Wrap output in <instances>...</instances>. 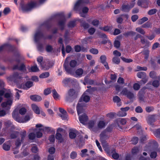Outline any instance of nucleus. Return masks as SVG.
I'll return each mask as SVG.
<instances>
[{
    "instance_id": "obj_31",
    "label": "nucleus",
    "mask_w": 160,
    "mask_h": 160,
    "mask_svg": "<svg viewBox=\"0 0 160 160\" xmlns=\"http://www.w3.org/2000/svg\"><path fill=\"white\" fill-rule=\"evenodd\" d=\"M33 83L32 82L30 81H28L26 82L25 84V87H24V89H28L32 86Z\"/></svg>"
},
{
    "instance_id": "obj_49",
    "label": "nucleus",
    "mask_w": 160,
    "mask_h": 160,
    "mask_svg": "<svg viewBox=\"0 0 160 160\" xmlns=\"http://www.w3.org/2000/svg\"><path fill=\"white\" fill-rule=\"evenodd\" d=\"M122 16V15H121L117 18L116 21L118 23H121L123 21Z\"/></svg>"
},
{
    "instance_id": "obj_1",
    "label": "nucleus",
    "mask_w": 160,
    "mask_h": 160,
    "mask_svg": "<svg viewBox=\"0 0 160 160\" xmlns=\"http://www.w3.org/2000/svg\"><path fill=\"white\" fill-rule=\"evenodd\" d=\"M88 0H78L75 4L74 8V10L78 11L80 14V16L83 17L86 16V14L88 11V8L86 7L82 8L84 3H88Z\"/></svg>"
},
{
    "instance_id": "obj_9",
    "label": "nucleus",
    "mask_w": 160,
    "mask_h": 160,
    "mask_svg": "<svg viewBox=\"0 0 160 160\" xmlns=\"http://www.w3.org/2000/svg\"><path fill=\"white\" fill-rule=\"evenodd\" d=\"M36 127L37 128H41L39 129V130L41 131H42L44 132H49L55 131V130L53 129L50 127H43V125L41 124H38L36 125Z\"/></svg>"
},
{
    "instance_id": "obj_40",
    "label": "nucleus",
    "mask_w": 160,
    "mask_h": 160,
    "mask_svg": "<svg viewBox=\"0 0 160 160\" xmlns=\"http://www.w3.org/2000/svg\"><path fill=\"white\" fill-rule=\"evenodd\" d=\"M139 152V150L138 147H135L132 149V153L133 155H135L138 153Z\"/></svg>"
},
{
    "instance_id": "obj_16",
    "label": "nucleus",
    "mask_w": 160,
    "mask_h": 160,
    "mask_svg": "<svg viewBox=\"0 0 160 160\" xmlns=\"http://www.w3.org/2000/svg\"><path fill=\"white\" fill-rule=\"evenodd\" d=\"M90 93V90L88 89L82 95V98L83 99V101L86 102H88L90 100V97L89 96L86 95L87 93Z\"/></svg>"
},
{
    "instance_id": "obj_62",
    "label": "nucleus",
    "mask_w": 160,
    "mask_h": 160,
    "mask_svg": "<svg viewBox=\"0 0 160 160\" xmlns=\"http://www.w3.org/2000/svg\"><path fill=\"white\" fill-rule=\"evenodd\" d=\"M10 12V9L8 8H4L3 11V12L4 15H6L9 13Z\"/></svg>"
},
{
    "instance_id": "obj_21",
    "label": "nucleus",
    "mask_w": 160,
    "mask_h": 160,
    "mask_svg": "<svg viewBox=\"0 0 160 160\" xmlns=\"http://www.w3.org/2000/svg\"><path fill=\"white\" fill-rule=\"evenodd\" d=\"M52 94L53 97L55 100H57L60 99V95L57 93L56 90L54 89L52 90Z\"/></svg>"
},
{
    "instance_id": "obj_29",
    "label": "nucleus",
    "mask_w": 160,
    "mask_h": 160,
    "mask_svg": "<svg viewBox=\"0 0 160 160\" xmlns=\"http://www.w3.org/2000/svg\"><path fill=\"white\" fill-rule=\"evenodd\" d=\"M77 131H71L69 133V136L71 139L74 138L76 136Z\"/></svg>"
},
{
    "instance_id": "obj_59",
    "label": "nucleus",
    "mask_w": 160,
    "mask_h": 160,
    "mask_svg": "<svg viewBox=\"0 0 160 160\" xmlns=\"http://www.w3.org/2000/svg\"><path fill=\"white\" fill-rule=\"evenodd\" d=\"M154 134L157 137H160V129H158L155 131Z\"/></svg>"
},
{
    "instance_id": "obj_39",
    "label": "nucleus",
    "mask_w": 160,
    "mask_h": 160,
    "mask_svg": "<svg viewBox=\"0 0 160 160\" xmlns=\"http://www.w3.org/2000/svg\"><path fill=\"white\" fill-rule=\"evenodd\" d=\"M76 25V21L73 20L69 22L68 24V27L70 28L74 27Z\"/></svg>"
},
{
    "instance_id": "obj_37",
    "label": "nucleus",
    "mask_w": 160,
    "mask_h": 160,
    "mask_svg": "<svg viewBox=\"0 0 160 160\" xmlns=\"http://www.w3.org/2000/svg\"><path fill=\"white\" fill-rule=\"evenodd\" d=\"M157 11V10L156 9H152L149 10L148 11V13L149 15H151L156 13Z\"/></svg>"
},
{
    "instance_id": "obj_58",
    "label": "nucleus",
    "mask_w": 160,
    "mask_h": 160,
    "mask_svg": "<svg viewBox=\"0 0 160 160\" xmlns=\"http://www.w3.org/2000/svg\"><path fill=\"white\" fill-rule=\"evenodd\" d=\"M35 134L33 132L30 133L28 135L29 138L31 140H33L35 139Z\"/></svg>"
},
{
    "instance_id": "obj_3",
    "label": "nucleus",
    "mask_w": 160,
    "mask_h": 160,
    "mask_svg": "<svg viewBox=\"0 0 160 160\" xmlns=\"http://www.w3.org/2000/svg\"><path fill=\"white\" fill-rule=\"evenodd\" d=\"M13 118L17 122L21 123H25L29 121L32 118L31 114H27L24 118H20L18 114L17 111L15 109L12 113Z\"/></svg>"
},
{
    "instance_id": "obj_53",
    "label": "nucleus",
    "mask_w": 160,
    "mask_h": 160,
    "mask_svg": "<svg viewBox=\"0 0 160 160\" xmlns=\"http://www.w3.org/2000/svg\"><path fill=\"white\" fill-rule=\"evenodd\" d=\"M51 92V90L50 88H47L45 89L44 91V94L46 95L49 94Z\"/></svg>"
},
{
    "instance_id": "obj_56",
    "label": "nucleus",
    "mask_w": 160,
    "mask_h": 160,
    "mask_svg": "<svg viewBox=\"0 0 160 160\" xmlns=\"http://www.w3.org/2000/svg\"><path fill=\"white\" fill-rule=\"evenodd\" d=\"M129 91L126 88H124L122 91L121 93L123 95L126 96Z\"/></svg>"
},
{
    "instance_id": "obj_51",
    "label": "nucleus",
    "mask_w": 160,
    "mask_h": 160,
    "mask_svg": "<svg viewBox=\"0 0 160 160\" xmlns=\"http://www.w3.org/2000/svg\"><path fill=\"white\" fill-rule=\"evenodd\" d=\"M87 149H84L81 150V153L80 154L81 156L82 157H85L86 156V153L87 152Z\"/></svg>"
},
{
    "instance_id": "obj_7",
    "label": "nucleus",
    "mask_w": 160,
    "mask_h": 160,
    "mask_svg": "<svg viewBox=\"0 0 160 160\" xmlns=\"http://www.w3.org/2000/svg\"><path fill=\"white\" fill-rule=\"evenodd\" d=\"M76 97L75 91L73 89H70L66 96L65 100L66 101L70 102Z\"/></svg>"
},
{
    "instance_id": "obj_33",
    "label": "nucleus",
    "mask_w": 160,
    "mask_h": 160,
    "mask_svg": "<svg viewBox=\"0 0 160 160\" xmlns=\"http://www.w3.org/2000/svg\"><path fill=\"white\" fill-rule=\"evenodd\" d=\"M49 73L48 72H45L42 73L39 76V78H46L49 77Z\"/></svg>"
},
{
    "instance_id": "obj_36",
    "label": "nucleus",
    "mask_w": 160,
    "mask_h": 160,
    "mask_svg": "<svg viewBox=\"0 0 160 160\" xmlns=\"http://www.w3.org/2000/svg\"><path fill=\"white\" fill-rule=\"evenodd\" d=\"M70 67L72 68H74L77 65V62L75 60H71L69 63Z\"/></svg>"
},
{
    "instance_id": "obj_17",
    "label": "nucleus",
    "mask_w": 160,
    "mask_h": 160,
    "mask_svg": "<svg viewBox=\"0 0 160 160\" xmlns=\"http://www.w3.org/2000/svg\"><path fill=\"white\" fill-rule=\"evenodd\" d=\"M60 17L63 19L61 20L59 22V25L61 27L62 29H63L64 27V25L65 23V16L63 14L59 15Z\"/></svg>"
},
{
    "instance_id": "obj_5",
    "label": "nucleus",
    "mask_w": 160,
    "mask_h": 160,
    "mask_svg": "<svg viewBox=\"0 0 160 160\" xmlns=\"http://www.w3.org/2000/svg\"><path fill=\"white\" fill-rule=\"evenodd\" d=\"M11 92L6 93L4 94V97L6 98H11ZM13 99L10 98V99H8L6 102L2 103L1 104L2 108H5L7 109H9L12 102Z\"/></svg>"
},
{
    "instance_id": "obj_24",
    "label": "nucleus",
    "mask_w": 160,
    "mask_h": 160,
    "mask_svg": "<svg viewBox=\"0 0 160 160\" xmlns=\"http://www.w3.org/2000/svg\"><path fill=\"white\" fill-rule=\"evenodd\" d=\"M27 68L28 69L29 72H36L39 70V69L36 65L32 67L31 68L29 67Z\"/></svg>"
},
{
    "instance_id": "obj_28",
    "label": "nucleus",
    "mask_w": 160,
    "mask_h": 160,
    "mask_svg": "<svg viewBox=\"0 0 160 160\" xmlns=\"http://www.w3.org/2000/svg\"><path fill=\"white\" fill-rule=\"evenodd\" d=\"M106 125V123L102 121H100L99 122L98 124V127L99 128H102L105 127Z\"/></svg>"
},
{
    "instance_id": "obj_26",
    "label": "nucleus",
    "mask_w": 160,
    "mask_h": 160,
    "mask_svg": "<svg viewBox=\"0 0 160 160\" xmlns=\"http://www.w3.org/2000/svg\"><path fill=\"white\" fill-rule=\"evenodd\" d=\"M134 5L132 7H130V6L128 5H122V11L124 12L128 11L131 8H132Z\"/></svg>"
},
{
    "instance_id": "obj_57",
    "label": "nucleus",
    "mask_w": 160,
    "mask_h": 160,
    "mask_svg": "<svg viewBox=\"0 0 160 160\" xmlns=\"http://www.w3.org/2000/svg\"><path fill=\"white\" fill-rule=\"evenodd\" d=\"M136 30L142 34H145V32L144 31L140 28H137L136 29Z\"/></svg>"
},
{
    "instance_id": "obj_8",
    "label": "nucleus",
    "mask_w": 160,
    "mask_h": 160,
    "mask_svg": "<svg viewBox=\"0 0 160 160\" xmlns=\"http://www.w3.org/2000/svg\"><path fill=\"white\" fill-rule=\"evenodd\" d=\"M22 77V75L21 74H18L17 72H15L8 77L7 79L9 81L16 82L20 80Z\"/></svg>"
},
{
    "instance_id": "obj_45",
    "label": "nucleus",
    "mask_w": 160,
    "mask_h": 160,
    "mask_svg": "<svg viewBox=\"0 0 160 160\" xmlns=\"http://www.w3.org/2000/svg\"><path fill=\"white\" fill-rule=\"evenodd\" d=\"M71 81V79L69 78H66L62 81V83L64 85L66 86L67 84Z\"/></svg>"
},
{
    "instance_id": "obj_15",
    "label": "nucleus",
    "mask_w": 160,
    "mask_h": 160,
    "mask_svg": "<svg viewBox=\"0 0 160 160\" xmlns=\"http://www.w3.org/2000/svg\"><path fill=\"white\" fill-rule=\"evenodd\" d=\"M42 33L40 31H37L34 35V40L35 42H38L42 38Z\"/></svg>"
},
{
    "instance_id": "obj_6",
    "label": "nucleus",
    "mask_w": 160,
    "mask_h": 160,
    "mask_svg": "<svg viewBox=\"0 0 160 160\" xmlns=\"http://www.w3.org/2000/svg\"><path fill=\"white\" fill-rule=\"evenodd\" d=\"M105 151L109 155H112V157L114 159H117L119 158L118 154L116 152L115 149L113 148H105Z\"/></svg>"
},
{
    "instance_id": "obj_52",
    "label": "nucleus",
    "mask_w": 160,
    "mask_h": 160,
    "mask_svg": "<svg viewBox=\"0 0 160 160\" xmlns=\"http://www.w3.org/2000/svg\"><path fill=\"white\" fill-rule=\"evenodd\" d=\"M46 50L48 52H51L53 50V48L51 45H48L46 47Z\"/></svg>"
},
{
    "instance_id": "obj_41",
    "label": "nucleus",
    "mask_w": 160,
    "mask_h": 160,
    "mask_svg": "<svg viewBox=\"0 0 160 160\" xmlns=\"http://www.w3.org/2000/svg\"><path fill=\"white\" fill-rule=\"evenodd\" d=\"M81 26L85 29H86L89 27V25L85 22L82 21L81 22Z\"/></svg>"
},
{
    "instance_id": "obj_13",
    "label": "nucleus",
    "mask_w": 160,
    "mask_h": 160,
    "mask_svg": "<svg viewBox=\"0 0 160 160\" xmlns=\"http://www.w3.org/2000/svg\"><path fill=\"white\" fill-rule=\"evenodd\" d=\"M88 120V117L85 114L79 116V120L80 122L83 124H85Z\"/></svg>"
},
{
    "instance_id": "obj_11",
    "label": "nucleus",
    "mask_w": 160,
    "mask_h": 160,
    "mask_svg": "<svg viewBox=\"0 0 160 160\" xmlns=\"http://www.w3.org/2000/svg\"><path fill=\"white\" fill-rule=\"evenodd\" d=\"M13 70L18 69L25 72H26V69L25 65L23 64H21L20 67H19V64L14 65L12 68Z\"/></svg>"
},
{
    "instance_id": "obj_46",
    "label": "nucleus",
    "mask_w": 160,
    "mask_h": 160,
    "mask_svg": "<svg viewBox=\"0 0 160 160\" xmlns=\"http://www.w3.org/2000/svg\"><path fill=\"white\" fill-rule=\"evenodd\" d=\"M137 71H146L147 69V68L146 67H141L139 66H138L137 67Z\"/></svg>"
},
{
    "instance_id": "obj_50",
    "label": "nucleus",
    "mask_w": 160,
    "mask_h": 160,
    "mask_svg": "<svg viewBox=\"0 0 160 160\" xmlns=\"http://www.w3.org/2000/svg\"><path fill=\"white\" fill-rule=\"evenodd\" d=\"M27 110L26 109L24 108H21L19 111V112L21 115H24L26 112Z\"/></svg>"
},
{
    "instance_id": "obj_25",
    "label": "nucleus",
    "mask_w": 160,
    "mask_h": 160,
    "mask_svg": "<svg viewBox=\"0 0 160 160\" xmlns=\"http://www.w3.org/2000/svg\"><path fill=\"white\" fill-rule=\"evenodd\" d=\"M83 73V70L81 68H79L75 72V76L76 77H81Z\"/></svg>"
},
{
    "instance_id": "obj_64",
    "label": "nucleus",
    "mask_w": 160,
    "mask_h": 160,
    "mask_svg": "<svg viewBox=\"0 0 160 160\" xmlns=\"http://www.w3.org/2000/svg\"><path fill=\"white\" fill-rule=\"evenodd\" d=\"M120 45V42L118 40H115L114 42V46L117 48H119Z\"/></svg>"
},
{
    "instance_id": "obj_22",
    "label": "nucleus",
    "mask_w": 160,
    "mask_h": 160,
    "mask_svg": "<svg viewBox=\"0 0 160 160\" xmlns=\"http://www.w3.org/2000/svg\"><path fill=\"white\" fill-rule=\"evenodd\" d=\"M113 100L114 102L117 103V105L118 106H121V99L118 96H116L113 97Z\"/></svg>"
},
{
    "instance_id": "obj_2",
    "label": "nucleus",
    "mask_w": 160,
    "mask_h": 160,
    "mask_svg": "<svg viewBox=\"0 0 160 160\" xmlns=\"http://www.w3.org/2000/svg\"><path fill=\"white\" fill-rule=\"evenodd\" d=\"M46 0H40L39 2L32 1L27 5H21L22 10L24 12L31 11L32 9L37 7L39 5L43 4Z\"/></svg>"
},
{
    "instance_id": "obj_54",
    "label": "nucleus",
    "mask_w": 160,
    "mask_h": 160,
    "mask_svg": "<svg viewBox=\"0 0 160 160\" xmlns=\"http://www.w3.org/2000/svg\"><path fill=\"white\" fill-rule=\"evenodd\" d=\"M140 88V86L139 84L138 83H135L133 84V89L135 90H138Z\"/></svg>"
},
{
    "instance_id": "obj_44",
    "label": "nucleus",
    "mask_w": 160,
    "mask_h": 160,
    "mask_svg": "<svg viewBox=\"0 0 160 160\" xmlns=\"http://www.w3.org/2000/svg\"><path fill=\"white\" fill-rule=\"evenodd\" d=\"M59 116L62 118V119L65 120L68 118V115L67 112L63 113L60 114Z\"/></svg>"
},
{
    "instance_id": "obj_48",
    "label": "nucleus",
    "mask_w": 160,
    "mask_h": 160,
    "mask_svg": "<svg viewBox=\"0 0 160 160\" xmlns=\"http://www.w3.org/2000/svg\"><path fill=\"white\" fill-rule=\"evenodd\" d=\"M126 96L129 99H131L133 98L134 95L132 92L129 91Z\"/></svg>"
},
{
    "instance_id": "obj_43",
    "label": "nucleus",
    "mask_w": 160,
    "mask_h": 160,
    "mask_svg": "<svg viewBox=\"0 0 160 160\" xmlns=\"http://www.w3.org/2000/svg\"><path fill=\"white\" fill-rule=\"evenodd\" d=\"M26 131L25 130L21 132V141L22 142V141L24 140L25 138L26 137Z\"/></svg>"
},
{
    "instance_id": "obj_18",
    "label": "nucleus",
    "mask_w": 160,
    "mask_h": 160,
    "mask_svg": "<svg viewBox=\"0 0 160 160\" xmlns=\"http://www.w3.org/2000/svg\"><path fill=\"white\" fill-rule=\"evenodd\" d=\"M32 108L34 112L37 114H39L40 113V110L39 107L36 104H32Z\"/></svg>"
},
{
    "instance_id": "obj_12",
    "label": "nucleus",
    "mask_w": 160,
    "mask_h": 160,
    "mask_svg": "<svg viewBox=\"0 0 160 160\" xmlns=\"http://www.w3.org/2000/svg\"><path fill=\"white\" fill-rule=\"evenodd\" d=\"M106 57L104 55H101L100 57L101 62L102 63L107 69H109V67L108 63L106 62Z\"/></svg>"
},
{
    "instance_id": "obj_30",
    "label": "nucleus",
    "mask_w": 160,
    "mask_h": 160,
    "mask_svg": "<svg viewBox=\"0 0 160 160\" xmlns=\"http://www.w3.org/2000/svg\"><path fill=\"white\" fill-rule=\"evenodd\" d=\"M141 42L144 45V46L148 47L149 45V42L145 40L144 38H142L141 39Z\"/></svg>"
},
{
    "instance_id": "obj_63",
    "label": "nucleus",
    "mask_w": 160,
    "mask_h": 160,
    "mask_svg": "<svg viewBox=\"0 0 160 160\" xmlns=\"http://www.w3.org/2000/svg\"><path fill=\"white\" fill-rule=\"evenodd\" d=\"M3 148L5 150L8 151L10 149V146L9 145L4 143L3 145Z\"/></svg>"
},
{
    "instance_id": "obj_4",
    "label": "nucleus",
    "mask_w": 160,
    "mask_h": 160,
    "mask_svg": "<svg viewBox=\"0 0 160 160\" xmlns=\"http://www.w3.org/2000/svg\"><path fill=\"white\" fill-rule=\"evenodd\" d=\"M100 141L104 150L105 148H109V147H108V144L106 143V140L109 138L110 137L108 135V133L106 132L105 131H103L100 134Z\"/></svg>"
},
{
    "instance_id": "obj_35",
    "label": "nucleus",
    "mask_w": 160,
    "mask_h": 160,
    "mask_svg": "<svg viewBox=\"0 0 160 160\" xmlns=\"http://www.w3.org/2000/svg\"><path fill=\"white\" fill-rule=\"evenodd\" d=\"M155 118L154 116H152L148 119V123L150 125H152V123L155 121Z\"/></svg>"
},
{
    "instance_id": "obj_38",
    "label": "nucleus",
    "mask_w": 160,
    "mask_h": 160,
    "mask_svg": "<svg viewBox=\"0 0 160 160\" xmlns=\"http://www.w3.org/2000/svg\"><path fill=\"white\" fill-rule=\"evenodd\" d=\"M12 46L8 44H5L2 46H1V47H0V50H3L4 49H7L8 48L11 47Z\"/></svg>"
},
{
    "instance_id": "obj_55",
    "label": "nucleus",
    "mask_w": 160,
    "mask_h": 160,
    "mask_svg": "<svg viewBox=\"0 0 160 160\" xmlns=\"http://www.w3.org/2000/svg\"><path fill=\"white\" fill-rule=\"evenodd\" d=\"M99 23L98 20L96 19L93 20L91 22V24L95 26H97L99 24Z\"/></svg>"
},
{
    "instance_id": "obj_32",
    "label": "nucleus",
    "mask_w": 160,
    "mask_h": 160,
    "mask_svg": "<svg viewBox=\"0 0 160 160\" xmlns=\"http://www.w3.org/2000/svg\"><path fill=\"white\" fill-rule=\"evenodd\" d=\"M75 50L76 52H79L82 51L83 52L85 51L86 50L84 49L82 47L81 48L79 46H76L75 47Z\"/></svg>"
},
{
    "instance_id": "obj_20",
    "label": "nucleus",
    "mask_w": 160,
    "mask_h": 160,
    "mask_svg": "<svg viewBox=\"0 0 160 160\" xmlns=\"http://www.w3.org/2000/svg\"><path fill=\"white\" fill-rule=\"evenodd\" d=\"M30 99L35 101H39L42 100L41 98L39 96L37 95H33L30 96Z\"/></svg>"
},
{
    "instance_id": "obj_34",
    "label": "nucleus",
    "mask_w": 160,
    "mask_h": 160,
    "mask_svg": "<svg viewBox=\"0 0 160 160\" xmlns=\"http://www.w3.org/2000/svg\"><path fill=\"white\" fill-rule=\"evenodd\" d=\"M148 20V18L146 17H144L140 19L138 21V24L141 25L144 22Z\"/></svg>"
},
{
    "instance_id": "obj_23",
    "label": "nucleus",
    "mask_w": 160,
    "mask_h": 160,
    "mask_svg": "<svg viewBox=\"0 0 160 160\" xmlns=\"http://www.w3.org/2000/svg\"><path fill=\"white\" fill-rule=\"evenodd\" d=\"M56 139L58 140L60 142H62L63 141V139L62 137L61 133H56Z\"/></svg>"
},
{
    "instance_id": "obj_42",
    "label": "nucleus",
    "mask_w": 160,
    "mask_h": 160,
    "mask_svg": "<svg viewBox=\"0 0 160 160\" xmlns=\"http://www.w3.org/2000/svg\"><path fill=\"white\" fill-rule=\"evenodd\" d=\"M64 67L65 70L68 73H70L71 74H72V69L68 67L66 65V64H64Z\"/></svg>"
},
{
    "instance_id": "obj_47",
    "label": "nucleus",
    "mask_w": 160,
    "mask_h": 160,
    "mask_svg": "<svg viewBox=\"0 0 160 160\" xmlns=\"http://www.w3.org/2000/svg\"><path fill=\"white\" fill-rule=\"evenodd\" d=\"M112 61L113 63L118 64L120 62V60L118 58L114 57L112 59Z\"/></svg>"
},
{
    "instance_id": "obj_14",
    "label": "nucleus",
    "mask_w": 160,
    "mask_h": 160,
    "mask_svg": "<svg viewBox=\"0 0 160 160\" xmlns=\"http://www.w3.org/2000/svg\"><path fill=\"white\" fill-rule=\"evenodd\" d=\"M83 108V105L82 103L80 101V102L78 103L77 107V110L78 115H79L80 114L83 112L84 110Z\"/></svg>"
},
{
    "instance_id": "obj_27",
    "label": "nucleus",
    "mask_w": 160,
    "mask_h": 160,
    "mask_svg": "<svg viewBox=\"0 0 160 160\" xmlns=\"http://www.w3.org/2000/svg\"><path fill=\"white\" fill-rule=\"evenodd\" d=\"M146 73L143 72H139L137 74V77L140 78H143L146 77Z\"/></svg>"
},
{
    "instance_id": "obj_61",
    "label": "nucleus",
    "mask_w": 160,
    "mask_h": 160,
    "mask_svg": "<svg viewBox=\"0 0 160 160\" xmlns=\"http://www.w3.org/2000/svg\"><path fill=\"white\" fill-rule=\"evenodd\" d=\"M90 52L91 53L94 54H97L98 52V49L94 48H92L90 49Z\"/></svg>"
},
{
    "instance_id": "obj_19",
    "label": "nucleus",
    "mask_w": 160,
    "mask_h": 160,
    "mask_svg": "<svg viewBox=\"0 0 160 160\" xmlns=\"http://www.w3.org/2000/svg\"><path fill=\"white\" fill-rule=\"evenodd\" d=\"M116 122L118 125L120 123L121 125H124L126 124L127 120L125 118H119L116 120Z\"/></svg>"
},
{
    "instance_id": "obj_60",
    "label": "nucleus",
    "mask_w": 160,
    "mask_h": 160,
    "mask_svg": "<svg viewBox=\"0 0 160 160\" xmlns=\"http://www.w3.org/2000/svg\"><path fill=\"white\" fill-rule=\"evenodd\" d=\"M135 111L137 113H142L143 110L140 106H138L135 108Z\"/></svg>"
},
{
    "instance_id": "obj_10",
    "label": "nucleus",
    "mask_w": 160,
    "mask_h": 160,
    "mask_svg": "<svg viewBox=\"0 0 160 160\" xmlns=\"http://www.w3.org/2000/svg\"><path fill=\"white\" fill-rule=\"evenodd\" d=\"M148 1L147 0H138L137 4L138 6L144 8L148 7Z\"/></svg>"
}]
</instances>
